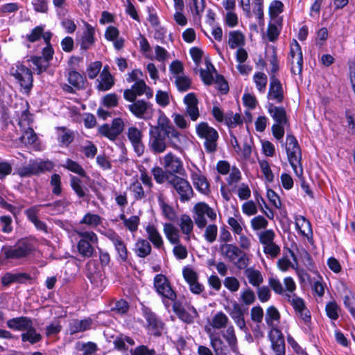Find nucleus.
I'll return each instance as SVG.
<instances>
[{
	"label": "nucleus",
	"instance_id": "obj_1",
	"mask_svg": "<svg viewBox=\"0 0 355 355\" xmlns=\"http://www.w3.org/2000/svg\"><path fill=\"white\" fill-rule=\"evenodd\" d=\"M182 136L165 115H160L157 125H150L148 146L155 155L166 151L168 144L175 150H181Z\"/></svg>",
	"mask_w": 355,
	"mask_h": 355
},
{
	"label": "nucleus",
	"instance_id": "obj_2",
	"mask_svg": "<svg viewBox=\"0 0 355 355\" xmlns=\"http://www.w3.org/2000/svg\"><path fill=\"white\" fill-rule=\"evenodd\" d=\"M219 252L224 259L232 263L238 269L245 268L249 264V258L247 254L235 244H220Z\"/></svg>",
	"mask_w": 355,
	"mask_h": 355
},
{
	"label": "nucleus",
	"instance_id": "obj_3",
	"mask_svg": "<svg viewBox=\"0 0 355 355\" xmlns=\"http://www.w3.org/2000/svg\"><path fill=\"white\" fill-rule=\"evenodd\" d=\"M286 150L288 162L295 175L298 177H301L303 173L302 167L301 166V150L297 139L292 135H287Z\"/></svg>",
	"mask_w": 355,
	"mask_h": 355
},
{
	"label": "nucleus",
	"instance_id": "obj_4",
	"mask_svg": "<svg viewBox=\"0 0 355 355\" xmlns=\"http://www.w3.org/2000/svg\"><path fill=\"white\" fill-rule=\"evenodd\" d=\"M198 136L203 139L205 148L208 153H214L217 150V141L218 133L214 128L210 127L207 123L201 122L196 125Z\"/></svg>",
	"mask_w": 355,
	"mask_h": 355
},
{
	"label": "nucleus",
	"instance_id": "obj_5",
	"mask_svg": "<svg viewBox=\"0 0 355 355\" xmlns=\"http://www.w3.org/2000/svg\"><path fill=\"white\" fill-rule=\"evenodd\" d=\"M53 166L54 164L49 160H30L28 165L17 168V173L21 178L38 175L51 171Z\"/></svg>",
	"mask_w": 355,
	"mask_h": 355
},
{
	"label": "nucleus",
	"instance_id": "obj_6",
	"mask_svg": "<svg viewBox=\"0 0 355 355\" xmlns=\"http://www.w3.org/2000/svg\"><path fill=\"white\" fill-rule=\"evenodd\" d=\"M77 235L80 237L77 244V248L80 254L84 257H91L93 255L94 248L93 245L97 244L98 237L93 232L76 230Z\"/></svg>",
	"mask_w": 355,
	"mask_h": 355
},
{
	"label": "nucleus",
	"instance_id": "obj_7",
	"mask_svg": "<svg viewBox=\"0 0 355 355\" xmlns=\"http://www.w3.org/2000/svg\"><path fill=\"white\" fill-rule=\"evenodd\" d=\"M170 184L180 196L181 202L189 201L193 196V191L190 183L183 177L174 175L168 179Z\"/></svg>",
	"mask_w": 355,
	"mask_h": 355
},
{
	"label": "nucleus",
	"instance_id": "obj_8",
	"mask_svg": "<svg viewBox=\"0 0 355 355\" xmlns=\"http://www.w3.org/2000/svg\"><path fill=\"white\" fill-rule=\"evenodd\" d=\"M10 73L19 83L21 87L28 92L33 87V74L26 66L17 64L10 69Z\"/></svg>",
	"mask_w": 355,
	"mask_h": 355
},
{
	"label": "nucleus",
	"instance_id": "obj_9",
	"mask_svg": "<svg viewBox=\"0 0 355 355\" xmlns=\"http://www.w3.org/2000/svg\"><path fill=\"white\" fill-rule=\"evenodd\" d=\"M195 214L193 219L195 223L199 229H203L206 227L207 221L205 217L206 215L211 220H215L216 214L207 204L205 202L197 203L194 207Z\"/></svg>",
	"mask_w": 355,
	"mask_h": 355
},
{
	"label": "nucleus",
	"instance_id": "obj_10",
	"mask_svg": "<svg viewBox=\"0 0 355 355\" xmlns=\"http://www.w3.org/2000/svg\"><path fill=\"white\" fill-rule=\"evenodd\" d=\"M32 251V245L26 242H19L14 246H4L1 252L6 259H18L26 257Z\"/></svg>",
	"mask_w": 355,
	"mask_h": 355
},
{
	"label": "nucleus",
	"instance_id": "obj_11",
	"mask_svg": "<svg viewBox=\"0 0 355 355\" xmlns=\"http://www.w3.org/2000/svg\"><path fill=\"white\" fill-rule=\"evenodd\" d=\"M124 123L121 118L114 119L111 125L105 123L98 128V133L111 141H114L123 132Z\"/></svg>",
	"mask_w": 355,
	"mask_h": 355
},
{
	"label": "nucleus",
	"instance_id": "obj_12",
	"mask_svg": "<svg viewBox=\"0 0 355 355\" xmlns=\"http://www.w3.org/2000/svg\"><path fill=\"white\" fill-rule=\"evenodd\" d=\"M154 287L162 297L171 301L176 300V293L172 289L168 279L162 274L156 275L154 277Z\"/></svg>",
	"mask_w": 355,
	"mask_h": 355
},
{
	"label": "nucleus",
	"instance_id": "obj_13",
	"mask_svg": "<svg viewBox=\"0 0 355 355\" xmlns=\"http://www.w3.org/2000/svg\"><path fill=\"white\" fill-rule=\"evenodd\" d=\"M162 164L169 175H180L183 176L185 174V170L182 161L172 153H167L163 157Z\"/></svg>",
	"mask_w": 355,
	"mask_h": 355
},
{
	"label": "nucleus",
	"instance_id": "obj_14",
	"mask_svg": "<svg viewBox=\"0 0 355 355\" xmlns=\"http://www.w3.org/2000/svg\"><path fill=\"white\" fill-rule=\"evenodd\" d=\"M290 55L291 72L295 75H300L303 67V55L301 47L296 40L291 46Z\"/></svg>",
	"mask_w": 355,
	"mask_h": 355
},
{
	"label": "nucleus",
	"instance_id": "obj_15",
	"mask_svg": "<svg viewBox=\"0 0 355 355\" xmlns=\"http://www.w3.org/2000/svg\"><path fill=\"white\" fill-rule=\"evenodd\" d=\"M128 109L138 119H146L153 113L152 104L144 100H137L128 105Z\"/></svg>",
	"mask_w": 355,
	"mask_h": 355
},
{
	"label": "nucleus",
	"instance_id": "obj_16",
	"mask_svg": "<svg viewBox=\"0 0 355 355\" xmlns=\"http://www.w3.org/2000/svg\"><path fill=\"white\" fill-rule=\"evenodd\" d=\"M127 136L136 154L141 156L145 150L142 132L136 127H130L127 131Z\"/></svg>",
	"mask_w": 355,
	"mask_h": 355
},
{
	"label": "nucleus",
	"instance_id": "obj_17",
	"mask_svg": "<svg viewBox=\"0 0 355 355\" xmlns=\"http://www.w3.org/2000/svg\"><path fill=\"white\" fill-rule=\"evenodd\" d=\"M248 308L244 307L242 304H240L235 301L232 302V308H230L228 310V313L232 319L234 321L239 329L243 331L246 329L244 315L248 313Z\"/></svg>",
	"mask_w": 355,
	"mask_h": 355
},
{
	"label": "nucleus",
	"instance_id": "obj_18",
	"mask_svg": "<svg viewBox=\"0 0 355 355\" xmlns=\"http://www.w3.org/2000/svg\"><path fill=\"white\" fill-rule=\"evenodd\" d=\"M96 88L98 91L105 92L110 89L114 85V78L109 71V67L105 66L96 80Z\"/></svg>",
	"mask_w": 355,
	"mask_h": 355
},
{
	"label": "nucleus",
	"instance_id": "obj_19",
	"mask_svg": "<svg viewBox=\"0 0 355 355\" xmlns=\"http://www.w3.org/2000/svg\"><path fill=\"white\" fill-rule=\"evenodd\" d=\"M184 102L187 106L186 112L192 121H196L199 116L198 107V101L194 93H189L184 98Z\"/></svg>",
	"mask_w": 355,
	"mask_h": 355
},
{
	"label": "nucleus",
	"instance_id": "obj_20",
	"mask_svg": "<svg viewBox=\"0 0 355 355\" xmlns=\"http://www.w3.org/2000/svg\"><path fill=\"white\" fill-rule=\"evenodd\" d=\"M270 87L268 97L274 99L277 103H282L284 99L283 89L280 81L272 74L270 78Z\"/></svg>",
	"mask_w": 355,
	"mask_h": 355
},
{
	"label": "nucleus",
	"instance_id": "obj_21",
	"mask_svg": "<svg viewBox=\"0 0 355 355\" xmlns=\"http://www.w3.org/2000/svg\"><path fill=\"white\" fill-rule=\"evenodd\" d=\"M31 279V275L26 272H7L2 277L1 282L3 286H8L12 283L24 284Z\"/></svg>",
	"mask_w": 355,
	"mask_h": 355
},
{
	"label": "nucleus",
	"instance_id": "obj_22",
	"mask_svg": "<svg viewBox=\"0 0 355 355\" xmlns=\"http://www.w3.org/2000/svg\"><path fill=\"white\" fill-rule=\"evenodd\" d=\"M8 328L15 331H25L33 324L31 318L26 316L13 318L6 322Z\"/></svg>",
	"mask_w": 355,
	"mask_h": 355
},
{
	"label": "nucleus",
	"instance_id": "obj_23",
	"mask_svg": "<svg viewBox=\"0 0 355 355\" xmlns=\"http://www.w3.org/2000/svg\"><path fill=\"white\" fill-rule=\"evenodd\" d=\"M272 347L276 355H284V340L281 331L277 329L272 331L270 334Z\"/></svg>",
	"mask_w": 355,
	"mask_h": 355
},
{
	"label": "nucleus",
	"instance_id": "obj_24",
	"mask_svg": "<svg viewBox=\"0 0 355 355\" xmlns=\"http://www.w3.org/2000/svg\"><path fill=\"white\" fill-rule=\"evenodd\" d=\"M85 30L83 31L80 39V49L86 51L94 44V28L88 23L85 24Z\"/></svg>",
	"mask_w": 355,
	"mask_h": 355
},
{
	"label": "nucleus",
	"instance_id": "obj_25",
	"mask_svg": "<svg viewBox=\"0 0 355 355\" xmlns=\"http://www.w3.org/2000/svg\"><path fill=\"white\" fill-rule=\"evenodd\" d=\"M173 310L180 320L189 324L192 323L194 317L198 316V312L194 307H192V311L194 314V316H193L186 311L180 302L175 300L173 304Z\"/></svg>",
	"mask_w": 355,
	"mask_h": 355
},
{
	"label": "nucleus",
	"instance_id": "obj_26",
	"mask_svg": "<svg viewBox=\"0 0 355 355\" xmlns=\"http://www.w3.org/2000/svg\"><path fill=\"white\" fill-rule=\"evenodd\" d=\"M268 112L270 114L276 123L287 124L286 112L283 107H277L272 103L268 104Z\"/></svg>",
	"mask_w": 355,
	"mask_h": 355
},
{
	"label": "nucleus",
	"instance_id": "obj_27",
	"mask_svg": "<svg viewBox=\"0 0 355 355\" xmlns=\"http://www.w3.org/2000/svg\"><path fill=\"white\" fill-rule=\"evenodd\" d=\"M92 322V320L89 318H85L84 320H72L69 324L70 334H74L90 329Z\"/></svg>",
	"mask_w": 355,
	"mask_h": 355
},
{
	"label": "nucleus",
	"instance_id": "obj_28",
	"mask_svg": "<svg viewBox=\"0 0 355 355\" xmlns=\"http://www.w3.org/2000/svg\"><path fill=\"white\" fill-rule=\"evenodd\" d=\"M58 141L62 147H68L74 139L75 135L73 131L65 127L58 128Z\"/></svg>",
	"mask_w": 355,
	"mask_h": 355
},
{
	"label": "nucleus",
	"instance_id": "obj_29",
	"mask_svg": "<svg viewBox=\"0 0 355 355\" xmlns=\"http://www.w3.org/2000/svg\"><path fill=\"white\" fill-rule=\"evenodd\" d=\"M244 269V274L252 286L259 287L263 282V277L259 270L248 266Z\"/></svg>",
	"mask_w": 355,
	"mask_h": 355
},
{
	"label": "nucleus",
	"instance_id": "obj_30",
	"mask_svg": "<svg viewBox=\"0 0 355 355\" xmlns=\"http://www.w3.org/2000/svg\"><path fill=\"white\" fill-rule=\"evenodd\" d=\"M21 338L22 342H28L31 345H34L40 342L42 336L40 333H37L36 329L31 325L30 328H27L21 334Z\"/></svg>",
	"mask_w": 355,
	"mask_h": 355
},
{
	"label": "nucleus",
	"instance_id": "obj_31",
	"mask_svg": "<svg viewBox=\"0 0 355 355\" xmlns=\"http://www.w3.org/2000/svg\"><path fill=\"white\" fill-rule=\"evenodd\" d=\"M132 88L137 96L145 94L148 99L153 96V89L149 87L143 80L136 81L135 83L132 85Z\"/></svg>",
	"mask_w": 355,
	"mask_h": 355
},
{
	"label": "nucleus",
	"instance_id": "obj_32",
	"mask_svg": "<svg viewBox=\"0 0 355 355\" xmlns=\"http://www.w3.org/2000/svg\"><path fill=\"white\" fill-rule=\"evenodd\" d=\"M151 249L150 243L146 239H139L135 243V252L141 258H145L149 255L151 252Z\"/></svg>",
	"mask_w": 355,
	"mask_h": 355
},
{
	"label": "nucleus",
	"instance_id": "obj_33",
	"mask_svg": "<svg viewBox=\"0 0 355 355\" xmlns=\"http://www.w3.org/2000/svg\"><path fill=\"white\" fill-rule=\"evenodd\" d=\"M164 232L171 244H178L180 243L179 230L173 224L165 223L164 225Z\"/></svg>",
	"mask_w": 355,
	"mask_h": 355
},
{
	"label": "nucleus",
	"instance_id": "obj_34",
	"mask_svg": "<svg viewBox=\"0 0 355 355\" xmlns=\"http://www.w3.org/2000/svg\"><path fill=\"white\" fill-rule=\"evenodd\" d=\"M192 180L196 188L202 193L207 194L209 191V184L207 178L198 173L192 175Z\"/></svg>",
	"mask_w": 355,
	"mask_h": 355
},
{
	"label": "nucleus",
	"instance_id": "obj_35",
	"mask_svg": "<svg viewBox=\"0 0 355 355\" xmlns=\"http://www.w3.org/2000/svg\"><path fill=\"white\" fill-rule=\"evenodd\" d=\"M148 236V239L157 248H161L163 246V240L157 228L153 225H148L146 228Z\"/></svg>",
	"mask_w": 355,
	"mask_h": 355
},
{
	"label": "nucleus",
	"instance_id": "obj_36",
	"mask_svg": "<svg viewBox=\"0 0 355 355\" xmlns=\"http://www.w3.org/2000/svg\"><path fill=\"white\" fill-rule=\"evenodd\" d=\"M245 44V36L239 31H230L229 33L228 44L232 49Z\"/></svg>",
	"mask_w": 355,
	"mask_h": 355
},
{
	"label": "nucleus",
	"instance_id": "obj_37",
	"mask_svg": "<svg viewBox=\"0 0 355 355\" xmlns=\"http://www.w3.org/2000/svg\"><path fill=\"white\" fill-rule=\"evenodd\" d=\"M145 318L148 322V327L155 331L153 333L155 335H157V331L163 328V323L158 320L154 313L151 311H146Z\"/></svg>",
	"mask_w": 355,
	"mask_h": 355
},
{
	"label": "nucleus",
	"instance_id": "obj_38",
	"mask_svg": "<svg viewBox=\"0 0 355 355\" xmlns=\"http://www.w3.org/2000/svg\"><path fill=\"white\" fill-rule=\"evenodd\" d=\"M180 227L181 228L182 232L187 236L186 239L189 241V234L193 228V223L191 217L187 214L182 215L180 216Z\"/></svg>",
	"mask_w": 355,
	"mask_h": 355
},
{
	"label": "nucleus",
	"instance_id": "obj_39",
	"mask_svg": "<svg viewBox=\"0 0 355 355\" xmlns=\"http://www.w3.org/2000/svg\"><path fill=\"white\" fill-rule=\"evenodd\" d=\"M151 173L157 183L162 184L165 181L168 183V179L170 177L174 176V175H169L167 171H164L162 168L155 166L151 169Z\"/></svg>",
	"mask_w": 355,
	"mask_h": 355
},
{
	"label": "nucleus",
	"instance_id": "obj_40",
	"mask_svg": "<svg viewBox=\"0 0 355 355\" xmlns=\"http://www.w3.org/2000/svg\"><path fill=\"white\" fill-rule=\"evenodd\" d=\"M62 166L69 171L79 175L81 177H86V173L83 167L76 162L73 161L71 159H67L65 164H64Z\"/></svg>",
	"mask_w": 355,
	"mask_h": 355
},
{
	"label": "nucleus",
	"instance_id": "obj_41",
	"mask_svg": "<svg viewBox=\"0 0 355 355\" xmlns=\"http://www.w3.org/2000/svg\"><path fill=\"white\" fill-rule=\"evenodd\" d=\"M21 131L22 135L19 137L21 142L33 144L36 141L37 137L31 127L27 128V129L21 130Z\"/></svg>",
	"mask_w": 355,
	"mask_h": 355
},
{
	"label": "nucleus",
	"instance_id": "obj_42",
	"mask_svg": "<svg viewBox=\"0 0 355 355\" xmlns=\"http://www.w3.org/2000/svg\"><path fill=\"white\" fill-rule=\"evenodd\" d=\"M69 83L77 89L83 87L84 79L83 77L76 71H71L68 74Z\"/></svg>",
	"mask_w": 355,
	"mask_h": 355
},
{
	"label": "nucleus",
	"instance_id": "obj_43",
	"mask_svg": "<svg viewBox=\"0 0 355 355\" xmlns=\"http://www.w3.org/2000/svg\"><path fill=\"white\" fill-rule=\"evenodd\" d=\"M101 223V217L97 214L91 213L86 214L80 221V224H85L91 227H95Z\"/></svg>",
	"mask_w": 355,
	"mask_h": 355
},
{
	"label": "nucleus",
	"instance_id": "obj_44",
	"mask_svg": "<svg viewBox=\"0 0 355 355\" xmlns=\"http://www.w3.org/2000/svg\"><path fill=\"white\" fill-rule=\"evenodd\" d=\"M33 120L31 117V115L28 108H26V110L21 112V115L19 116L18 125L21 130L24 129H27V128L31 127V125L33 123Z\"/></svg>",
	"mask_w": 355,
	"mask_h": 355
},
{
	"label": "nucleus",
	"instance_id": "obj_45",
	"mask_svg": "<svg viewBox=\"0 0 355 355\" xmlns=\"http://www.w3.org/2000/svg\"><path fill=\"white\" fill-rule=\"evenodd\" d=\"M228 318L223 312L217 313L212 318L211 326L215 329H221L226 327Z\"/></svg>",
	"mask_w": 355,
	"mask_h": 355
},
{
	"label": "nucleus",
	"instance_id": "obj_46",
	"mask_svg": "<svg viewBox=\"0 0 355 355\" xmlns=\"http://www.w3.org/2000/svg\"><path fill=\"white\" fill-rule=\"evenodd\" d=\"M295 225L302 234L307 236L309 233H311V223L304 216H300L296 219Z\"/></svg>",
	"mask_w": 355,
	"mask_h": 355
},
{
	"label": "nucleus",
	"instance_id": "obj_47",
	"mask_svg": "<svg viewBox=\"0 0 355 355\" xmlns=\"http://www.w3.org/2000/svg\"><path fill=\"white\" fill-rule=\"evenodd\" d=\"M31 61L36 67L35 69L37 71L38 74L45 71L49 66V62L41 56H33L31 58Z\"/></svg>",
	"mask_w": 355,
	"mask_h": 355
},
{
	"label": "nucleus",
	"instance_id": "obj_48",
	"mask_svg": "<svg viewBox=\"0 0 355 355\" xmlns=\"http://www.w3.org/2000/svg\"><path fill=\"white\" fill-rule=\"evenodd\" d=\"M279 313L275 306H271L267 309L265 320L268 326L273 327L274 321L279 320Z\"/></svg>",
	"mask_w": 355,
	"mask_h": 355
},
{
	"label": "nucleus",
	"instance_id": "obj_49",
	"mask_svg": "<svg viewBox=\"0 0 355 355\" xmlns=\"http://www.w3.org/2000/svg\"><path fill=\"white\" fill-rule=\"evenodd\" d=\"M175 82L178 89L180 92L187 91L191 85V79L186 76H177Z\"/></svg>",
	"mask_w": 355,
	"mask_h": 355
},
{
	"label": "nucleus",
	"instance_id": "obj_50",
	"mask_svg": "<svg viewBox=\"0 0 355 355\" xmlns=\"http://www.w3.org/2000/svg\"><path fill=\"white\" fill-rule=\"evenodd\" d=\"M205 227L204 237L207 242L211 243L216 239L218 227L215 224H211L207 226L206 225Z\"/></svg>",
	"mask_w": 355,
	"mask_h": 355
},
{
	"label": "nucleus",
	"instance_id": "obj_51",
	"mask_svg": "<svg viewBox=\"0 0 355 355\" xmlns=\"http://www.w3.org/2000/svg\"><path fill=\"white\" fill-rule=\"evenodd\" d=\"M130 189L132 191L134 198L137 200H140L146 197L145 191L141 184L138 181H135L131 184Z\"/></svg>",
	"mask_w": 355,
	"mask_h": 355
},
{
	"label": "nucleus",
	"instance_id": "obj_52",
	"mask_svg": "<svg viewBox=\"0 0 355 355\" xmlns=\"http://www.w3.org/2000/svg\"><path fill=\"white\" fill-rule=\"evenodd\" d=\"M81 180L78 178L76 176H72L71 178V187L79 198H83L85 196V192L81 185Z\"/></svg>",
	"mask_w": 355,
	"mask_h": 355
},
{
	"label": "nucleus",
	"instance_id": "obj_53",
	"mask_svg": "<svg viewBox=\"0 0 355 355\" xmlns=\"http://www.w3.org/2000/svg\"><path fill=\"white\" fill-rule=\"evenodd\" d=\"M327 316L334 320L338 318L339 306L336 302H330L327 304L325 307Z\"/></svg>",
	"mask_w": 355,
	"mask_h": 355
},
{
	"label": "nucleus",
	"instance_id": "obj_54",
	"mask_svg": "<svg viewBox=\"0 0 355 355\" xmlns=\"http://www.w3.org/2000/svg\"><path fill=\"white\" fill-rule=\"evenodd\" d=\"M241 300L245 305L252 304L256 300L254 291L250 288H247L241 293Z\"/></svg>",
	"mask_w": 355,
	"mask_h": 355
},
{
	"label": "nucleus",
	"instance_id": "obj_55",
	"mask_svg": "<svg viewBox=\"0 0 355 355\" xmlns=\"http://www.w3.org/2000/svg\"><path fill=\"white\" fill-rule=\"evenodd\" d=\"M116 251L121 261H126L128 260V252L126 245L123 241L121 239L120 241L114 245Z\"/></svg>",
	"mask_w": 355,
	"mask_h": 355
},
{
	"label": "nucleus",
	"instance_id": "obj_56",
	"mask_svg": "<svg viewBox=\"0 0 355 355\" xmlns=\"http://www.w3.org/2000/svg\"><path fill=\"white\" fill-rule=\"evenodd\" d=\"M259 163L266 180L269 182H272L274 180V175L270 169L269 163L266 160H261Z\"/></svg>",
	"mask_w": 355,
	"mask_h": 355
},
{
	"label": "nucleus",
	"instance_id": "obj_57",
	"mask_svg": "<svg viewBox=\"0 0 355 355\" xmlns=\"http://www.w3.org/2000/svg\"><path fill=\"white\" fill-rule=\"evenodd\" d=\"M102 67V63L100 61L92 62L87 69L88 77L90 79L95 78L99 73Z\"/></svg>",
	"mask_w": 355,
	"mask_h": 355
},
{
	"label": "nucleus",
	"instance_id": "obj_58",
	"mask_svg": "<svg viewBox=\"0 0 355 355\" xmlns=\"http://www.w3.org/2000/svg\"><path fill=\"white\" fill-rule=\"evenodd\" d=\"M254 80L256 83L257 89L260 92H263L267 85V76L265 73L259 72L254 74Z\"/></svg>",
	"mask_w": 355,
	"mask_h": 355
},
{
	"label": "nucleus",
	"instance_id": "obj_59",
	"mask_svg": "<svg viewBox=\"0 0 355 355\" xmlns=\"http://www.w3.org/2000/svg\"><path fill=\"white\" fill-rule=\"evenodd\" d=\"M50 184L53 187L52 193L56 196H59L62 192L61 180L60 175L56 173L52 175Z\"/></svg>",
	"mask_w": 355,
	"mask_h": 355
},
{
	"label": "nucleus",
	"instance_id": "obj_60",
	"mask_svg": "<svg viewBox=\"0 0 355 355\" xmlns=\"http://www.w3.org/2000/svg\"><path fill=\"white\" fill-rule=\"evenodd\" d=\"M155 100L157 103L162 107H166L170 103L169 95L168 92L162 90H158L157 92L155 95Z\"/></svg>",
	"mask_w": 355,
	"mask_h": 355
},
{
	"label": "nucleus",
	"instance_id": "obj_61",
	"mask_svg": "<svg viewBox=\"0 0 355 355\" xmlns=\"http://www.w3.org/2000/svg\"><path fill=\"white\" fill-rule=\"evenodd\" d=\"M160 206L162 210V212L166 218H167L170 220H174L176 218V214L174 209L166 204L164 201H162L160 203Z\"/></svg>",
	"mask_w": 355,
	"mask_h": 355
},
{
	"label": "nucleus",
	"instance_id": "obj_62",
	"mask_svg": "<svg viewBox=\"0 0 355 355\" xmlns=\"http://www.w3.org/2000/svg\"><path fill=\"white\" fill-rule=\"evenodd\" d=\"M131 355H155L153 349H148L147 346L141 345L130 350Z\"/></svg>",
	"mask_w": 355,
	"mask_h": 355
},
{
	"label": "nucleus",
	"instance_id": "obj_63",
	"mask_svg": "<svg viewBox=\"0 0 355 355\" xmlns=\"http://www.w3.org/2000/svg\"><path fill=\"white\" fill-rule=\"evenodd\" d=\"M225 286L232 292L237 291L240 286V283L236 277H228L224 280Z\"/></svg>",
	"mask_w": 355,
	"mask_h": 355
},
{
	"label": "nucleus",
	"instance_id": "obj_64",
	"mask_svg": "<svg viewBox=\"0 0 355 355\" xmlns=\"http://www.w3.org/2000/svg\"><path fill=\"white\" fill-rule=\"evenodd\" d=\"M344 304L355 319V297L353 295H345L344 297Z\"/></svg>",
	"mask_w": 355,
	"mask_h": 355
}]
</instances>
